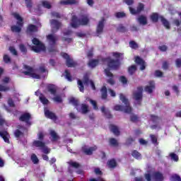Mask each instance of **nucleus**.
Instances as JSON below:
<instances>
[{
	"label": "nucleus",
	"instance_id": "nucleus-1",
	"mask_svg": "<svg viewBox=\"0 0 181 181\" xmlns=\"http://www.w3.org/2000/svg\"><path fill=\"white\" fill-rule=\"evenodd\" d=\"M90 23V18L86 14H82L80 18L73 16L71 22V26L74 29H77L79 26H86Z\"/></svg>",
	"mask_w": 181,
	"mask_h": 181
},
{
	"label": "nucleus",
	"instance_id": "nucleus-2",
	"mask_svg": "<svg viewBox=\"0 0 181 181\" xmlns=\"http://www.w3.org/2000/svg\"><path fill=\"white\" fill-rule=\"evenodd\" d=\"M119 98L125 106L122 105H116L114 107L115 111H124V112L126 114H131V112H132V107H131V105H129V100H128V99L122 93L119 94Z\"/></svg>",
	"mask_w": 181,
	"mask_h": 181
},
{
	"label": "nucleus",
	"instance_id": "nucleus-3",
	"mask_svg": "<svg viewBox=\"0 0 181 181\" xmlns=\"http://www.w3.org/2000/svg\"><path fill=\"white\" fill-rule=\"evenodd\" d=\"M84 84L86 86H89V84H90L92 90H95V84L93 80H90L88 74H85L83 76V81L80 79L78 80V87L81 93H84Z\"/></svg>",
	"mask_w": 181,
	"mask_h": 181
},
{
	"label": "nucleus",
	"instance_id": "nucleus-4",
	"mask_svg": "<svg viewBox=\"0 0 181 181\" xmlns=\"http://www.w3.org/2000/svg\"><path fill=\"white\" fill-rule=\"evenodd\" d=\"M150 19L151 22H153V23H158V21L160 19V22L162 23L163 26L165 28V29H168V30L170 29V23H169V21L166 18H165V17H163V16H159V13H153L150 16Z\"/></svg>",
	"mask_w": 181,
	"mask_h": 181
},
{
	"label": "nucleus",
	"instance_id": "nucleus-5",
	"mask_svg": "<svg viewBox=\"0 0 181 181\" xmlns=\"http://www.w3.org/2000/svg\"><path fill=\"white\" fill-rule=\"evenodd\" d=\"M103 62L107 63L109 70H118L121 66V61L119 59H114L111 57L103 58Z\"/></svg>",
	"mask_w": 181,
	"mask_h": 181
},
{
	"label": "nucleus",
	"instance_id": "nucleus-6",
	"mask_svg": "<svg viewBox=\"0 0 181 181\" xmlns=\"http://www.w3.org/2000/svg\"><path fill=\"white\" fill-rule=\"evenodd\" d=\"M13 16L18 21V25H13L11 27V32L19 33L22 31V28H23V18L18 13H13Z\"/></svg>",
	"mask_w": 181,
	"mask_h": 181
},
{
	"label": "nucleus",
	"instance_id": "nucleus-7",
	"mask_svg": "<svg viewBox=\"0 0 181 181\" xmlns=\"http://www.w3.org/2000/svg\"><path fill=\"white\" fill-rule=\"evenodd\" d=\"M47 40L49 42V46H51L48 49V52H49V53H54L55 52H57V49L54 47L57 42V37L53 34H49L47 35Z\"/></svg>",
	"mask_w": 181,
	"mask_h": 181
},
{
	"label": "nucleus",
	"instance_id": "nucleus-8",
	"mask_svg": "<svg viewBox=\"0 0 181 181\" xmlns=\"http://www.w3.org/2000/svg\"><path fill=\"white\" fill-rule=\"evenodd\" d=\"M144 87H137V90L133 92V99L136 100L137 105H141L142 100L144 98Z\"/></svg>",
	"mask_w": 181,
	"mask_h": 181
},
{
	"label": "nucleus",
	"instance_id": "nucleus-9",
	"mask_svg": "<svg viewBox=\"0 0 181 181\" xmlns=\"http://www.w3.org/2000/svg\"><path fill=\"white\" fill-rule=\"evenodd\" d=\"M61 56L66 60V65L67 67H76L78 66L77 62L74 61L70 55L66 52H62Z\"/></svg>",
	"mask_w": 181,
	"mask_h": 181
},
{
	"label": "nucleus",
	"instance_id": "nucleus-10",
	"mask_svg": "<svg viewBox=\"0 0 181 181\" xmlns=\"http://www.w3.org/2000/svg\"><path fill=\"white\" fill-rule=\"evenodd\" d=\"M30 119H32V115L29 112L23 113L19 117V121L25 122L28 125H31Z\"/></svg>",
	"mask_w": 181,
	"mask_h": 181
},
{
	"label": "nucleus",
	"instance_id": "nucleus-11",
	"mask_svg": "<svg viewBox=\"0 0 181 181\" xmlns=\"http://www.w3.org/2000/svg\"><path fill=\"white\" fill-rule=\"evenodd\" d=\"M129 9L132 15H138V13H141L142 11H144L145 5L142 3H139L136 10L132 7H129Z\"/></svg>",
	"mask_w": 181,
	"mask_h": 181
},
{
	"label": "nucleus",
	"instance_id": "nucleus-12",
	"mask_svg": "<svg viewBox=\"0 0 181 181\" xmlns=\"http://www.w3.org/2000/svg\"><path fill=\"white\" fill-rule=\"evenodd\" d=\"M104 26H105V18H102V19L98 22V24L96 28V34L98 36L102 35L104 32Z\"/></svg>",
	"mask_w": 181,
	"mask_h": 181
},
{
	"label": "nucleus",
	"instance_id": "nucleus-13",
	"mask_svg": "<svg viewBox=\"0 0 181 181\" xmlns=\"http://www.w3.org/2000/svg\"><path fill=\"white\" fill-rule=\"evenodd\" d=\"M104 71L105 75L107 77H110V78L107 81L108 84H110V86H114V84H115V81L114 80V74H112L111 71H110L109 69H105Z\"/></svg>",
	"mask_w": 181,
	"mask_h": 181
},
{
	"label": "nucleus",
	"instance_id": "nucleus-14",
	"mask_svg": "<svg viewBox=\"0 0 181 181\" xmlns=\"http://www.w3.org/2000/svg\"><path fill=\"white\" fill-rule=\"evenodd\" d=\"M149 86H146L144 88V90L146 93H148V94H152L153 93V90L156 88V86L155 85V81H148Z\"/></svg>",
	"mask_w": 181,
	"mask_h": 181
},
{
	"label": "nucleus",
	"instance_id": "nucleus-15",
	"mask_svg": "<svg viewBox=\"0 0 181 181\" xmlns=\"http://www.w3.org/2000/svg\"><path fill=\"white\" fill-rule=\"evenodd\" d=\"M45 115L46 118H49V119H52V121H57V116L56 114L47 109H45Z\"/></svg>",
	"mask_w": 181,
	"mask_h": 181
},
{
	"label": "nucleus",
	"instance_id": "nucleus-16",
	"mask_svg": "<svg viewBox=\"0 0 181 181\" xmlns=\"http://www.w3.org/2000/svg\"><path fill=\"white\" fill-rule=\"evenodd\" d=\"M135 63H136V64H139V66H141L140 70L143 71V70H145V69H146V63L140 57H136Z\"/></svg>",
	"mask_w": 181,
	"mask_h": 181
},
{
	"label": "nucleus",
	"instance_id": "nucleus-17",
	"mask_svg": "<svg viewBox=\"0 0 181 181\" xmlns=\"http://www.w3.org/2000/svg\"><path fill=\"white\" fill-rule=\"evenodd\" d=\"M31 49L35 53H40V52H46V47L45 44H42L40 45L33 46Z\"/></svg>",
	"mask_w": 181,
	"mask_h": 181
},
{
	"label": "nucleus",
	"instance_id": "nucleus-18",
	"mask_svg": "<svg viewBox=\"0 0 181 181\" xmlns=\"http://www.w3.org/2000/svg\"><path fill=\"white\" fill-rule=\"evenodd\" d=\"M0 136L4 139V142L6 144H11V141H9V138H11V136L9 135V133H8L6 131H1L0 132Z\"/></svg>",
	"mask_w": 181,
	"mask_h": 181
},
{
	"label": "nucleus",
	"instance_id": "nucleus-19",
	"mask_svg": "<svg viewBox=\"0 0 181 181\" xmlns=\"http://www.w3.org/2000/svg\"><path fill=\"white\" fill-rule=\"evenodd\" d=\"M153 177L156 181H163L165 180V177L163 174L159 171H156L153 173Z\"/></svg>",
	"mask_w": 181,
	"mask_h": 181
},
{
	"label": "nucleus",
	"instance_id": "nucleus-20",
	"mask_svg": "<svg viewBox=\"0 0 181 181\" xmlns=\"http://www.w3.org/2000/svg\"><path fill=\"white\" fill-rule=\"evenodd\" d=\"M94 151H97V146L90 147L89 148H87L86 147H82V151L85 155H93V152Z\"/></svg>",
	"mask_w": 181,
	"mask_h": 181
},
{
	"label": "nucleus",
	"instance_id": "nucleus-21",
	"mask_svg": "<svg viewBox=\"0 0 181 181\" xmlns=\"http://www.w3.org/2000/svg\"><path fill=\"white\" fill-rule=\"evenodd\" d=\"M45 146L46 143H45V141H42V140H35L33 142V146H35V148H40V149L45 148Z\"/></svg>",
	"mask_w": 181,
	"mask_h": 181
},
{
	"label": "nucleus",
	"instance_id": "nucleus-22",
	"mask_svg": "<svg viewBox=\"0 0 181 181\" xmlns=\"http://www.w3.org/2000/svg\"><path fill=\"white\" fill-rule=\"evenodd\" d=\"M47 90L52 95H56V94L57 93V88H56V86H54L53 84H49L47 86Z\"/></svg>",
	"mask_w": 181,
	"mask_h": 181
},
{
	"label": "nucleus",
	"instance_id": "nucleus-23",
	"mask_svg": "<svg viewBox=\"0 0 181 181\" xmlns=\"http://www.w3.org/2000/svg\"><path fill=\"white\" fill-rule=\"evenodd\" d=\"M60 5H77L78 0H62L59 2Z\"/></svg>",
	"mask_w": 181,
	"mask_h": 181
},
{
	"label": "nucleus",
	"instance_id": "nucleus-24",
	"mask_svg": "<svg viewBox=\"0 0 181 181\" xmlns=\"http://www.w3.org/2000/svg\"><path fill=\"white\" fill-rule=\"evenodd\" d=\"M110 129L111 132H113L114 135L116 136H119L121 132H119V129H118V127L114 124L110 125Z\"/></svg>",
	"mask_w": 181,
	"mask_h": 181
},
{
	"label": "nucleus",
	"instance_id": "nucleus-25",
	"mask_svg": "<svg viewBox=\"0 0 181 181\" xmlns=\"http://www.w3.org/2000/svg\"><path fill=\"white\" fill-rule=\"evenodd\" d=\"M35 32H37V26L33 24H29L27 27L26 33H34Z\"/></svg>",
	"mask_w": 181,
	"mask_h": 181
},
{
	"label": "nucleus",
	"instance_id": "nucleus-26",
	"mask_svg": "<svg viewBox=\"0 0 181 181\" xmlns=\"http://www.w3.org/2000/svg\"><path fill=\"white\" fill-rule=\"evenodd\" d=\"M100 110L103 114H104L105 117H106V118H107L108 119H111V118H112V115L111 114V112L106 110L105 106H103Z\"/></svg>",
	"mask_w": 181,
	"mask_h": 181
},
{
	"label": "nucleus",
	"instance_id": "nucleus-27",
	"mask_svg": "<svg viewBox=\"0 0 181 181\" xmlns=\"http://www.w3.org/2000/svg\"><path fill=\"white\" fill-rule=\"evenodd\" d=\"M99 64V59H90L88 63V66L89 67H91V69H95V67H97V66H98Z\"/></svg>",
	"mask_w": 181,
	"mask_h": 181
},
{
	"label": "nucleus",
	"instance_id": "nucleus-28",
	"mask_svg": "<svg viewBox=\"0 0 181 181\" xmlns=\"http://www.w3.org/2000/svg\"><path fill=\"white\" fill-rule=\"evenodd\" d=\"M101 93V98L102 100H107L108 97V94L107 92V87L105 86H103L100 89Z\"/></svg>",
	"mask_w": 181,
	"mask_h": 181
},
{
	"label": "nucleus",
	"instance_id": "nucleus-29",
	"mask_svg": "<svg viewBox=\"0 0 181 181\" xmlns=\"http://www.w3.org/2000/svg\"><path fill=\"white\" fill-rule=\"evenodd\" d=\"M137 21L140 23V25H146L148 23V19L146 18V16L144 15H141L138 18Z\"/></svg>",
	"mask_w": 181,
	"mask_h": 181
},
{
	"label": "nucleus",
	"instance_id": "nucleus-30",
	"mask_svg": "<svg viewBox=\"0 0 181 181\" xmlns=\"http://www.w3.org/2000/svg\"><path fill=\"white\" fill-rule=\"evenodd\" d=\"M51 25H52L57 30H59L62 26V23L59 22L57 20L52 19L51 20Z\"/></svg>",
	"mask_w": 181,
	"mask_h": 181
},
{
	"label": "nucleus",
	"instance_id": "nucleus-31",
	"mask_svg": "<svg viewBox=\"0 0 181 181\" xmlns=\"http://www.w3.org/2000/svg\"><path fill=\"white\" fill-rule=\"evenodd\" d=\"M39 100L44 105H47V104H49V100L45 97L43 93H40Z\"/></svg>",
	"mask_w": 181,
	"mask_h": 181
},
{
	"label": "nucleus",
	"instance_id": "nucleus-32",
	"mask_svg": "<svg viewBox=\"0 0 181 181\" xmlns=\"http://www.w3.org/2000/svg\"><path fill=\"white\" fill-rule=\"evenodd\" d=\"M50 136L52 138V142H56V141H59L60 137L57 135V133L54 130H51L49 132Z\"/></svg>",
	"mask_w": 181,
	"mask_h": 181
},
{
	"label": "nucleus",
	"instance_id": "nucleus-33",
	"mask_svg": "<svg viewBox=\"0 0 181 181\" xmlns=\"http://www.w3.org/2000/svg\"><path fill=\"white\" fill-rule=\"evenodd\" d=\"M107 166L110 169H114L115 168H117V161L115 159L112 158L107 161Z\"/></svg>",
	"mask_w": 181,
	"mask_h": 181
},
{
	"label": "nucleus",
	"instance_id": "nucleus-34",
	"mask_svg": "<svg viewBox=\"0 0 181 181\" xmlns=\"http://www.w3.org/2000/svg\"><path fill=\"white\" fill-rule=\"evenodd\" d=\"M136 65H132L128 68V73L130 74V76H134V74L136 71Z\"/></svg>",
	"mask_w": 181,
	"mask_h": 181
},
{
	"label": "nucleus",
	"instance_id": "nucleus-35",
	"mask_svg": "<svg viewBox=\"0 0 181 181\" xmlns=\"http://www.w3.org/2000/svg\"><path fill=\"white\" fill-rule=\"evenodd\" d=\"M132 156L134 158V159H141L142 155L138 151L134 150L132 151Z\"/></svg>",
	"mask_w": 181,
	"mask_h": 181
},
{
	"label": "nucleus",
	"instance_id": "nucleus-36",
	"mask_svg": "<svg viewBox=\"0 0 181 181\" xmlns=\"http://www.w3.org/2000/svg\"><path fill=\"white\" fill-rule=\"evenodd\" d=\"M18 47H19L21 53H23V54H28V48L26 47V46L25 45L20 44Z\"/></svg>",
	"mask_w": 181,
	"mask_h": 181
},
{
	"label": "nucleus",
	"instance_id": "nucleus-37",
	"mask_svg": "<svg viewBox=\"0 0 181 181\" xmlns=\"http://www.w3.org/2000/svg\"><path fill=\"white\" fill-rule=\"evenodd\" d=\"M68 165H69L71 168H74L75 169H78V168H80V163L73 160L69 161Z\"/></svg>",
	"mask_w": 181,
	"mask_h": 181
},
{
	"label": "nucleus",
	"instance_id": "nucleus-38",
	"mask_svg": "<svg viewBox=\"0 0 181 181\" xmlns=\"http://www.w3.org/2000/svg\"><path fill=\"white\" fill-rule=\"evenodd\" d=\"M3 61L4 62V63H6V64H9V63H12V59H11V57H9V55L6 54L3 56Z\"/></svg>",
	"mask_w": 181,
	"mask_h": 181
},
{
	"label": "nucleus",
	"instance_id": "nucleus-39",
	"mask_svg": "<svg viewBox=\"0 0 181 181\" xmlns=\"http://www.w3.org/2000/svg\"><path fill=\"white\" fill-rule=\"evenodd\" d=\"M30 159L34 165H37V163H39V158H37V156H36V154L33 153L31 155Z\"/></svg>",
	"mask_w": 181,
	"mask_h": 181
},
{
	"label": "nucleus",
	"instance_id": "nucleus-40",
	"mask_svg": "<svg viewBox=\"0 0 181 181\" xmlns=\"http://www.w3.org/2000/svg\"><path fill=\"white\" fill-rule=\"evenodd\" d=\"M109 143H110V145L111 146H115V147H117L118 146L119 144H118V141H117V139H114V138H110L109 139Z\"/></svg>",
	"mask_w": 181,
	"mask_h": 181
},
{
	"label": "nucleus",
	"instance_id": "nucleus-41",
	"mask_svg": "<svg viewBox=\"0 0 181 181\" xmlns=\"http://www.w3.org/2000/svg\"><path fill=\"white\" fill-rule=\"evenodd\" d=\"M82 114H87L90 110H88V105L82 104L81 107Z\"/></svg>",
	"mask_w": 181,
	"mask_h": 181
},
{
	"label": "nucleus",
	"instance_id": "nucleus-42",
	"mask_svg": "<svg viewBox=\"0 0 181 181\" xmlns=\"http://www.w3.org/2000/svg\"><path fill=\"white\" fill-rule=\"evenodd\" d=\"M112 56L116 59V60H119L121 59L122 56H124L123 53L121 52H112Z\"/></svg>",
	"mask_w": 181,
	"mask_h": 181
},
{
	"label": "nucleus",
	"instance_id": "nucleus-43",
	"mask_svg": "<svg viewBox=\"0 0 181 181\" xmlns=\"http://www.w3.org/2000/svg\"><path fill=\"white\" fill-rule=\"evenodd\" d=\"M129 45V47H131V49H134V50H136V49L139 47L138 44L134 40H131Z\"/></svg>",
	"mask_w": 181,
	"mask_h": 181
},
{
	"label": "nucleus",
	"instance_id": "nucleus-44",
	"mask_svg": "<svg viewBox=\"0 0 181 181\" xmlns=\"http://www.w3.org/2000/svg\"><path fill=\"white\" fill-rule=\"evenodd\" d=\"M130 121L131 122H138V121H139V117L138 115L132 114L130 115Z\"/></svg>",
	"mask_w": 181,
	"mask_h": 181
},
{
	"label": "nucleus",
	"instance_id": "nucleus-45",
	"mask_svg": "<svg viewBox=\"0 0 181 181\" xmlns=\"http://www.w3.org/2000/svg\"><path fill=\"white\" fill-rule=\"evenodd\" d=\"M42 5L44 8H46L47 9H51L52 8V4L49 3L47 1H43L42 2Z\"/></svg>",
	"mask_w": 181,
	"mask_h": 181
},
{
	"label": "nucleus",
	"instance_id": "nucleus-46",
	"mask_svg": "<svg viewBox=\"0 0 181 181\" xmlns=\"http://www.w3.org/2000/svg\"><path fill=\"white\" fill-rule=\"evenodd\" d=\"M115 16L117 18V19H119L121 18H125L127 14L124 12H117L115 13Z\"/></svg>",
	"mask_w": 181,
	"mask_h": 181
},
{
	"label": "nucleus",
	"instance_id": "nucleus-47",
	"mask_svg": "<svg viewBox=\"0 0 181 181\" xmlns=\"http://www.w3.org/2000/svg\"><path fill=\"white\" fill-rule=\"evenodd\" d=\"M65 78H66L68 81H73V79L71 78V74H70L68 69L65 70Z\"/></svg>",
	"mask_w": 181,
	"mask_h": 181
},
{
	"label": "nucleus",
	"instance_id": "nucleus-48",
	"mask_svg": "<svg viewBox=\"0 0 181 181\" xmlns=\"http://www.w3.org/2000/svg\"><path fill=\"white\" fill-rule=\"evenodd\" d=\"M25 3L26 5V7L28 9H32V8L33 6V3L32 2V0H25Z\"/></svg>",
	"mask_w": 181,
	"mask_h": 181
},
{
	"label": "nucleus",
	"instance_id": "nucleus-49",
	"mask_svg": "<svg viewBox=\"0 0 181 181\" xmlns=\"http://www.w3.org/2000/svg\"><path fill=\"white\" fill-rule=\"evenodd\" d=\"M16 138H20V136H23L24 134L23 132H21L19 129H16L14 132Z\"/></svg>",
	"mask_w": 181,
	"mask_h": 181
},
{
	"label": "nucleus",
	"instance_id": "nucleus-50",
	"mask_svg": "<svg viewBox=\"0 0 181 181\" xmlns=\"http://www.w3.org/2000/svg\"><path fill=\"white\" fill-rule=\"evenodd\" d=\"M11 90V88L9 86H5L2 84H0V91H4V93H6V91H9Z\"/></svg>",
	"mask_w": 181,
	"mask_h": 181
},
{
	"label": "nucleus",
	"instance_id": "nucleus-51",
	"mask_svg": "<svg viewBox=\"0 0 181 181\" xmlns=\"http://www.w3.org/2000/svg\"><path fill=\"white\" fill-rule=\"evenodd\" d=\"M170 156L173 160H175V162H177L179 160V156L175 153H170Z\"/></svg>",
	"mask_w": 181,
	"mask_h": 181
},
{
	"label": "nucleus",
	"instance_id": "nucleus-52",
	"mask_svg": "<svg viewBox=\"0 0 181 181\" xmlns=\"http://www.w3.org/2000/svg\"><path fill=\"white\" fill-rule=\"evenodd\" d=\"M150 138L151 139L152 144H153L154 145H156V144H158V138L156 137V136H155V134H151Z\"/></svg>",
	"mask_w": 181,
	"mask_h": 181
},
{
	"label": "nucleus",
	"instance_id": "nucleus-53",
	"mask_svg": "<svg viewBox=\"0 0 181 181\" xmlns=\"http://www.w3.org/2000/svg\"><path fill=\"white\" fill-rule=\"evenodd\" d=\"M69 103L73 104L75 107H78V100H76L74 98H71L69 100Z\"/></svg>",
	"mask_w": 181,
	"mask_h": 181
},
{
	"label": "nucleus",
	"instance_id": "nucleus-54",
	"mask_svg": "<svg viewBox=\"0 0 181 181\" xmlns=\"http://www.w3.org/2000/svg\"><path fill=\"white\" fill-rule=\"evenodd\" d=\"M119 81H121L122 84H128V79L124 76H121L119 77Z\"/></svg>",
	"mask_w": 181,
	"mask_h": 181
},
{
	"label": "nucleus",
	"instance_id": "nucleus-55",
	"mask_svg": "<svg viewBox=\"0 0 181 181\" xmlns=\"http://www.w3.org/2000/svg\"><path fill=\"white\" fill-rule=\"evenodd\" d=\"M180 176L177 174H174L171 176L172 181H180Z\"/></svg>",
	"mask_w": 181,
	"mask_h": 181
},
{
	"label": "nucleus",
	"instance_id": "nucleus-56",
	"mask_svg": "<svg viewBox=\"0 0 181 181\" xmlns=\"http://www.w3.org/2000/svg\"><path fill=\"white\" fill-rule=\"evenodd\" d=\"M33 43L35 45V46H39L40 45H43V43H42L37 38L35 37L32 40Z\"/></svg>",
	"mask_w": 181,
	"mask_h": 181
},
{
	"label": "nucleus",
	"instance_id": "nucleus-57",
	"mask_svg": "<svg viewBox=\"0 0 181 181\" xmlns=\"http://www.w3.org/2000/svg\"><path fill=\"white\" fill-rule=\"evenodd\" d=\"M90 104L93 105V110H98V106L97 105V102L95 100H93L91 99L89 100Z\"/></svg>",
	"mask_w": 181,
	"mask_h": 181
},
{
	"label": "nucleus",
	"instance_id": "nucleus-58",
	"mask_svg": "<svg viewBox=\"0 0 181 181\" xmlns=\"http://www.w3.org/2000/svg\"><path fill=\"white\" fill-rule=\"evenodd\" d=\"M117 32H121L122 33H124L127 32V28H125V27L124 25H120L117 28Z\"/></svg>",
	"mask_w": 181,
	"mask_h": 181
},
{
	"label": "nucleus",
	"instance_id": "nucleus-59",
	"mask_svg": "<svg viewBox=\"0 0 181 181\" xmlns=\"http://www.w3.org/2000/svg\"><path fill=\"white\" fill-rule=\"evenodd\" d=\"M9 51H10L11 53H12V54H13L14 56H18V51H16V49H15L14 47H9Z\"/></svg>",
	"mask_w": 181,
	"mask_h": 181
},
{
	"label": "nucleus",
	"instance_id": "nucleus-60",
	"mask_svg": "<svg viewBox=\"0 0 181 181\" xmlns=\"http://www.w3.org/2000/svg\"><path fill=\"white\" fill-rule=\"evenodd\" d=\"M53 100H54V101H55V103H63V99H62V97H60L59 95L53 98Z\"/></svg>",
	"mask_w": 181,
	"mask_h": 181
},
{
	"label": "nucleus",
	"instance_id": "nucleus-61",
	"mask_svg": "<svg viewBox=\"0 0 181 181\" xmlns=\"http://www.w3.org/2000/svg\"><path fill=\"white\" fill-rule=\"evenodd\" d=\"M175 66L177 69H181V58L175 59Z\"/></svg>",
	"mask_w": 181,
	"mask_h": 181
},
{
	"label": "nucleus",
	"instance_id": "nucleus-62",
	"mask_svg": "<svg viewBox=\"0 0 181 181\" xmlns=\"http://www.w3.org/2000/svg\"><path fill=\"white\" fill-rule=\"evenodd\" d=\"M162 68L163 70H168L169 69V63L167 61L163 62Z\"/></svg>",
	"mask_w": 181,
	"mask_h": 181
},
{
	"label": "nucleus",
	"instance_id": "nucleus-63",
	"mask_svg": "<svg viewBox=\"0 0 181 181\" xmlns=\"http://www.w3.org/2000/svg\"><path fill=\"white\" fill-rule=\"evenodd\" d=\"M62 42H67V43H71V42H73V38L62 37Z\"/></svg>",
	"mask_w": 181,
	"mask_h": 181
},
{
	"label": "nucleus",
	"instance_id": "nucleus-64",
	"mask_svg": "<svg viewBox=\"0 0 181 181\" xmlns=\"http://www.w3.org/2000/svg\"><path fill=\"white\" fill-rule=\"evenodd\" d=\"M8 104L9 107H12L13 108L15 107V102H13V100H12V98H8Z\"/></svg>",
	"mask_w": 181,
	"mask_h": 181
}]
</instances>
